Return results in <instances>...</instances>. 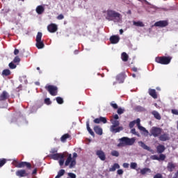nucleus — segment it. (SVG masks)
<instances>
[{
    "label": "nucleus",
    "instance_id": "f257e3e1",
    "mask_svg": "<svg viewBox=\"0 0 178 178\" xmlns=\"http://www.w3.org/2000/svg\"><path fill=\"white\" fill-rule=\"evenodd\" d=\"M140 122L141 120H140V118H137L136 120L129 122V129H133L134 126L136 124L138 129L140 131H143V134L145 136V137H147L148 134H149V132L148 131V130L145 129V127L141 126Z\"/></svg>",
    "mask_w": 178,
    "mask_h": 178
},
{
    "label": "nucleus",
    "instance_id": "f03ea898",
    "mask_svg": "<svg viewBox=\"0 0 178 178\" xmlns=\"http://www.w3.org/2000/svg\"><path fill=\"white\" fill-rule=\"evenodd\" d=\"M106 19L109 22L112 20H116V22H120L122 20V15L120 13L113 10H108L106 11Z\"/></svg>",
    "mask_w": 178,
    "mask_h": 178
},
{
    "label": "nucleus",
    "instance_id": "7ed1b4c3",
    "mask_svg": "<svg viewBox=\"0 0 178 178\" xmlns=\"http://www.w3.org/2000/svg\"><path fill=\"white\" fill-rule=\"evenodd\" d=\"M76 158H77V153L76 152L73 153V157H72V154H68L65 162V166H69L70 169H74L76 164Z\"/></svg>",
    "mask_w": 178,
    "mask_h": 178
},
{
    "label": "nucleus",
    "instance_id": "20e7f679",
    "mask_svg": "<svg viewBox=\"0 0 178 178\" xmlns=\"http://www.w3.org/2000/svg\"><path fill=\"white\" fill-rule=\"evenodd\" d=\"M120 143L118 144V147H126V145H133L136 143V138L122 137L119 139Z\"/></svg>",
    "mask_w": 178,
    "mask_h": 178
},
{
    "label": "nucleus",
    "instance_id": "39448f33",
    "mask_svg": "<svg viewBox=\"0 0 178 178\" xmlns=\"http://www.w3.org/2000/svg\"><path fill=\"white\" fill-rule=\"evenodd\" d=\"M111 122L113 124L110 127V131H111V133L116 134V133H120V131H123V127H119V124H120L119 120H114Z\"/></svg>",
    "mask_w": 178,
    "mask_h": 178
},
{
    "label": "nucleus",
    "instance_id": "423d86ee",
    "mask_svg": "<svg viewBox=\"0 0 178 178\" xmlns=\"http://www.w3.org/2000/svg\"><path fill=\"white\" fill-rule=\"evenodd\" d=\"M49 158L51 159H54V161H58L60 166H63V164L65 163V154L63 153H56L55 154H49Z\"/></svg>",
    "mask_w": 178,
    "mask_h": 178
},
{
    "label": "nucleus",
    "instance_id": "0eeeda50",
    "mask_svg": "<svg viewBox=\"0 0 178 178\" xmlns=\"http://www.w3.org/2000/svg\"><path fill=\"white\" fill-rule=\"evenodd\" d=\"M13 165H14L15 168H26V169H29V170L31 169V163L27 161H21L19 163L17 160H14L13 161Z\"/></svg>",
    "mask_w": 178,
    "mask_h": 178
},
{
    "label": "nucleus",
    "instance_id": "6e6552de",
    "mask_svg": "<svg viewBox=\"0 0 178 178\" xmlns=\"http://www.w3.org/2000/svg\"><path fill=\"white\" fill-rule=\"evenodd\" d=\"M155 61L156 63H160V65H169L172 61L171 56H159L156 57Z\"/></svg>",
    "mask_w": 178,
    "mask_h": 178
},
{
    "label": "nucleus",
    "instance_id": "1a4fd4ad",
    "mask_svg": "<svg viewBox=\"0 0 178 178\" xmlns=\"http://www.w3.org/2000/svg\"><path fill=\"white\" fill-rule=\"evenodd\" d=\"M162 133H163V129L158 127H153L150 129V136H153V137H159Z\"/></svg>",
    "mask_w": 178,
    "mask_h": 178
},
{
    "label": "nucleus",
    "instance_id": "9d476101",
    "mask_svg": "<svg viewBox=\"0 0 178 178\" xmlns=\"http://www.w3.org/2000/svg\"><path fill=\"white\" fill-rule=\"evenodd\" d=\"M44 88L49 92L50 95H52V97L58 95V87L52 85H47Z\"/></svg>",
    "mask_w": 178,
    "mask_h": 178
},
{
    "label": "nucleus",
    "instance_id": "9b49d317",
    "mask_svg": "<svg viewBox=\"0 0 178 178\" xmlns=\"http://www.w3.org/2000/svg\"><path fill=\"white\" fill-rule=\"evenodd\" d=\"M15 175L17 176V177H27L30 175V172H29L27 170L21 169L17 170Z\"/></svg>",
    "mask_w": 178,
    "mask_h": 178
},
{
    "label": "nucleus",
    "instance_id": "f8f14e48",
    "mask_svg": "<svg viewBox=\"0 0 178 178\" xmlns=\"http://www.w3.org/2000/svg\"><path fill=\"white\" fill-rule=\"evenodd\" d=\"M95 154H96L97 156L99 157L100 161H106V154L102 149L96 150Z\"/></svg>",
    "mask_w": 178,
    "mask_h": 178
},
{
    "label": "nucleus",
    "instance_id": "ddd939ff",
    "mask_svg": "<svg viewBox=\"0 0 178 178\" xmlns=\"http://www.w3.org/2000/svg\"><path fill=\"white\" fill-rule=\"evenodd\" d=\"M47 30L49 33H56L58 31V25L56 24H50L47 26Z\"/></svg>",
    "mask_w": 178,
    "mask_h": 178
},
{
    "label": "nucleus",
    "instance_id": "4468645a",
    "mask_svg": "<svg viewBox=\"0 0 178 178\" xmlns=\"http://www.w3.org/2000/svg\"><path fill=\"white\" fill-rule=\"evenodd\" d=\"M159 140L160 141H169V140H170V136L168 133H163L159 136Z\"/></svg>",
    "mask_w": 178,
    "mask_h": 178
},
{
    "label": "nucleus",
    "instance_id": "2eb2a0df",
    "mask_svg": "<svg viewBox=\"0 0 178 178\" xmlns=\"http://www.w3.org/2000/svg\"><path fill=\"white\" fill-rule=\"evenodd\" d=\"M93 130H94L95 133H96V134H97V136H102V134H104V130L99 125H95L93 127Z\"/></svg>",
    "mask_w": 178,
    "mask_h": 178
},
{
    "label": "nucleus",
    "instance_id": "dca6fc26",
    "mask_svg": "<svg viewBox=\"0 0 178 178\" xmlns=\"http://www.w3.org/2000/svg\"><path fill=\"white\" fill-rule=\"evenodd\" d=\"M10 95L6 90H3L0 95V101H6L9 98Z\"/></svg>",
    "mask_w": 178,
    "mask_h": 178
},
{
    "label": "nucleus",
    "instance_id": "f3484780",
    "mask_svg": "<svg viewBox=\"0 0 178 178\" xmlns=\"http://www.w3.org/2000/svg\"><path fill=\"white\" fill-rule=\"evenodd\" d=\"M154 26L156 27H166L168 26V21H159L155 22Z\"/></svg>",
    "mask_w": 178,
    "mask_h": 178
},
{
    "label": "nucleus",
    "instance_id": "a211bd4d",
    "mask_svg": "<svg viewBox=\"0 0 178 178\" xmlns=\"http://www.w3.org/2000/svg\"><path fill=\"white\" fill-rule=\"evenodd\" d=\"M120 40V38L118 35H112L110 38V42L111 44H118L119 41Z\"/></svg>",
    "mask_w": 178,
    "mask_h": 178
},
{
    "label": "nucleus",
    "instance_id": "6ab92c4d",
    "mask_svg": "<svg viewBox=\"0 0 178 178\" xmlns=\"http://www.w3.org/2000/svg\"><path fill=\"white\" fill-rule=\"evenodd\" d=\"M149 95L150 97H152L154 99H156L158 98V95L156 94V90L155 89H149Z\"/></svg>",
    "mask_w": 178,
    "mask_h": 178
},
{
    "label": "nucleus",
    "instance_id": "aec40b11",
    "mask_svg": "<svg viewBox=\"0 0 178 178\" xmlns=\"http://www.w3.org/2000/svg\"><path fill=\"white\" fill-rule=\"evenodd\" d=\"M86 128H87V130H88L89 134H90V136H92V137H95V134L94 133L92 129H91V127H90V121L89 120H88L86 122Z\"/></svg>",
    "mask_w": 178,
    "mask_h": 178
},
{
    "label": "nucleus",
    "instance_id": "412c9836",
    "mask_svg": "<svg viewBox=\"0 0 178 178\" xmlns=\"http://www.w3.org/2000/svg\"><path fill=\"white\" fill-rule=\"evenodd\" d=\"M165 149H166V147H165V145H159L156 147V151H157L158 154H162V153L165 152Z\"/></svg>",
    "mask_w": 178,
    "mask_h": 178
},
{
    "label": "nucleus",
    "instance_id": "4be33fe9",
    "mask_svg": "<svg viewBox=\"0 0 178 178\" xmlns=\"http://www.w3.org/2000/svg\"><path fill=\"white\" fill-rule=\"evenodd\" d=\"M138 145L141 147V148H143V149H146V151H151V148L147 146V145H145V143H144V142L143 141H139Z\"/></svg>",
    "mask_w": 178,
    "mask_h": 178
},
{
    "label": "nucleus",
    "instance_id": "5701e85b",
    "mask_svg": "<svg viewBox=\"0 0 178 178\" xmlns=\"http://www.w3.org/2000/svg\"><path fill=\"white\" fill-rule=\"evenodd\" d=\"M45 10V8H44V6H38L36 8V13L38 15H42Z\"/></svg>",
    "mask_w": 178,
    "mask_h": 178
},
{
    "label": "nucleus",
    "instance_id": "b1692460",
    "mask_svg": "<svg viewBox=\"0 0 178 178\" xmlns=\"http://www.w3.org/2000/svg\"><path fill=\"white\" fill-rule=\"evenodd\" d=\"M35 46L38 49H42V48L45 47V44H44V42H42V40H38L36 41Z\"/></svg>",
    "mask_w": 178,
    "mask_h": 178
},
{
    "label": "nucleus",
    "instance_id": "393cba45",
    "mask_svg": "<svg viewBox=\"0 0 178 178\" xmlns=\"http://www.w3.org/2000/svg\"><path fill=\"white\" fill-rule=\"evenodd\" d=\"M176 168V165L173 162H170L168 164L167 169L169 172H173V170Z\"/></svg>",
    "mask_w": 178,
    "mask_h": 178
},
{
    "label": "nucleus",
    "instance_id": "a878e982",
    "mask_svg": "<svg viewBox=\"0 0 178 178\" xmlns=\"http://www.w3.org/2000/svg\"><path fill=\"white\" fill-rule=\"evenodd\" d=\"M120 165L118 163H115L111 166V168H109L108 171L115 172L116 169H120Z\"/></svg>",
    "mask_w": 178,
    "mask_h": 178
},
{
    "label": "nucleus",
    "instance_id": "bb28decb",
    "mask_svg": "<svg viewBox=\"0 0 178 178\" xmlns=\"http://www.w3.org/2000/svg\"><path fill=\"white\" fill-rule=\"evenodd\" d=\"M152 115H153V116L155 118V119H156L157 120H161V119H162V117H161V114H159V113L156 111H153L152 112Z\"/></svg>",
    "mask_w": 178,
    "mask_h": 178
},
{
    "label": "nucleus",
    "instance_id": "cd10ccee",
    "mask_svg": "<svg viewBox=\"0 0 178 178\" xmlns=\"http://www.w3.org/2000/svg\"><path fill=\"white\" fill-rule=\"evenodd\" d=\"M121 59L123 62H127L129 60V55L126 52H122L121 54Z\"/></svg>",
    "mask_w": 178,
    "mask_h": 178
},
{
    "label": "nucleus",
    "instance_id": "c85d7f7f",
    "mask_svg": "<svg viewBox=\"0 0 178 178\" xmlns=\"http://www.w3.org/2000/svg\"><path fill=\"white\" fill-rule=\"evenodd\" d=\"M116 80L117 81H119V83H123V80H124V75H123V74L117 75Z\"/></svg>",
    "mask_w": 178,
    "mask_h": 178
},
{
    "label": "nucleus",
    "instance_id": "c756f323",
    "mask_svg": "<svg viewBox=\"0 0 178 178\" xmlns=\"http://www.w3.org/2000/svg\"><path fill=\"white\" fill-rule=\"evenodd\" d=\"M140 173L142 174L143 175H146V173H151V169L148 168L140 169Z\"/></svg>",
    "mask_w": 178,
    "mask_h": 178
},
{
    "label": "nucleus",
    "instance_id": "7c9ffc66",
    "mask_svg": "<svg viewBox=\"0 0 178 178\" xmlns=\"http://www.w3.org/2000/svg\"><path fill=\"white\" fill-rule=\"evenodd\" d=\"M67 138H70V135L69 134H65L63 135L60 138V141H62V143H65Z\"/></svg>",
    "mask_w": 178,
    "mask_h": 178
},
{
    "label": "nucleus",
    "instance_id": "2f4dec72",
    "mask_svg": "<svg viewBox=\"0 0 178 178\" xmlns=\"http://www.w3.org/2000/svg\"><path fill=\"white\" fill-rule=\"evenodd\" d=\"M134 26H136V27H144V23H143V22L139 21V22H136L134 21Z\"/></svg>",
    "mask_w": 178,
    "mask_h": 178
},
{
    "label": "nucleus",
    "instance_id": "473e14b6",
    "mask_svg": "<svg viewBox=\"0 0 178 178\" xmlns=\"http://www.w3.org/2000/svg\"><path fill=\"white\" fill-rule=\"evenodd\" d=\"M65 173V170L61 169L59 170V172H58V175L55 177V178H60L62 177V176H63Z\"/></svg>",
    "mask_w": 178,
    "mask_h": 178
},
{
    "label": "nucleus",
    "instance_id": "72a5a7b5",
    "mask_svg": "<svg viewBox=\"0 0 178 178\" xmlns=\"http://www.w3.org/2000/svg\"><path fill=\"white\" fill-rule=\"evenodd\" d=\"M2 76H10V70L9 69H6L3 70Z\"/></svg>",
    "mask_w": 178,
    "mask_h": 178
},
{
    "label": "nucleus",
    "instance_id": "f704fd0d",
    "mask_svg": "<svg viewBox=\"0 0 178 178\" xmlns=\"http://www.w3.org/2000/svg\"><path fill=\"white\" fill-rule=\"evenodd\" d=\"M56 101L60 105H62V104H63V98H62L60 97H56Z\"/></svg>",
    "mask_w": 178,
    "mask_h": 178
},
{
    "label": "nucleus",
    "instance_id": "c9c22d12",
    "mask_svg": "<svg viewBox=\"0 0 178 178\" xmlns=\"http://www.w3.org/2000/svg\"><path fill=\"white\" fill-rule=\"evenodd\" d=\"M42 38V33L38 32L36 35V41H41Z\"/></svg>",
    "mask_w": 178,
    "mask_h": 178
},
{
    "label": "nucleus",
    "instance_id": "e433bc0d",
    "mask_svg": "<svg viewBox=\"0 0 178 178\" xmlns=\"http://www.w3.org/2000/svg\"><path fill=\"white\" fill-rule=\"evenodd\" d=\"M99 119L100 123H104L105 124V123L108 122V120L105 117H99Z\"/></svg>",
    "mask_w": 178,
    "mask_h": 178
},
{
    "label": "nucleus",
    "instance_id": "4c0bfd02",
    "mask_svg": "<svg viewBox=\"0 0 178 178\" xmlns=\"http://www.w3.org/2000/svg\"><path fill=\"white\" fill-rule=\"evenodd\" d=\"M160 154H161L159 155V161H165V159H166V156L162 153Z\"/></svg>",
    "mask_w": 178,
    "mask_h": 178
},
{
    "label": "nucleus",
    "instance_id": "58836bf2",
    "mask_svg": "<svg viewBox=\"0 0 178 178\" xmlns=\"http://www.w3.org/2000/svg\"><path fill=\"white\" fill-rule=\"evenodd\" d=\"M5 163H6V159H0V168H2Z\"/></svg>",
    "mask_w": 178,
    "mask_h": 178
},
{
    "label": "nucleus",
    "instance_id": "ea45409f",
    "mask_svg": "<svg viewBox=\"0 0 178 178\" xmlns=\"http://www.w3.org/2000/svg\"><path fill=\"white\" fill-rule=\"evenodd\" d=\"M67 178H76L77 177V176L76 175V174L73 173V172H68L67 173Z\"/></svg>",
    "mask_w": 178,
    "mask_h": 178
},
{
    "label": "nucleus",
    "instance_id": "a19ab883",
    "mask_svg": "<svg viewBox=\"0 0 178 178\" xmlns=\"http://www.w3.org/2000/svg\"><path fill=\"white\" fill-rule=\"evenodd\" d=\"M131 133L132 134H134L135 136H137L138 137H140V134L137 131H136V129L135 128H133L131 130Z\"/></svg>",
    "mask_w": 178,
    "mask_h": 178
},
{
    "label": "nucleus",
    "instance_id": "79ce46f5",
    "mask_svg": "<svg viewBox=\"0 0 178 178\" xmlns=\"http://www.w3.org/2000/svg\"><path fill=\"white\" fill-rule=\"evenodd\" d=\"M111 155H112V156H116V157H118V156H119V152H118V151H116V150H113L112 152H111Z\"/></svg>",
    "mask_w": 178,
    "mask_h": 178
},
{
    "label": "nucleus",
    "instance_id": "37998d69",
    "mask_svg": "<svg viewBox=\"0 0 178 178\" xmlns=\"http://www.w3.org/2000/svg\"><path fill=\"white\" fill-rule=\"evenodd\" d=\"M55 154H58V149L53 148L50 151V155H54Z\"/></svg>",
    "mask_w": 178,
    "mask_h": 178
},
{
    "label": "nucleus",
    "instance_id": "c03bdc74",
    "mask_svg": "<svg viewBox=\"0 0 178 178\" xmlns=\"http://www.w3.org/2000/svg\"><path fill=\"white\" fill-rule=\"evenodd\" d=\"M44 104H46V105H51V104H52V102H51V99L46 98L44 99Z\"/></svg>",
    "mask_w": 178,
    "mask_h": 178
},
{
    "label": "nucleus",
    "instance_id": "a18cd8bd",
    "mask_svg": "<svg viewBox=\"0 0 178 178\" xmlns=\"http://www.w3.org/2000/svg\"><path fill=\"white\" fill-rule=\"evenodd\" d=\"M131 169H136L137 168V163L132 162L130 165Z\"/></svg>",
    "mask_w": 178,
    "mask_h": 178
},
{
    "label": "nucleus",
    "instance_id": "49530a36",
    "mask_svg": "<svg viewBox=\"0 0 178 178\" xmlns=\"http://www.w3.org/2000/svg\"><path fill=\"white\" fill-rule=\"evenodd\" d=\"M8 66L10 67V69H16L17 66L16 65H15V63H13V62H11L8 64Z\"/></svg>",
    "mask_w": 178,
    "mask_h": 178
},
{
    "label": "nucleus",
    "instance_id": "de8ad7c7",
    "mask_svg": "<svg viewBox=\"0 0 178 178\" xmlns=\"http://www.w3.org/2000/svg\"><path fill=\"white\" fill-rule=\"evenodd\" d=\"M13 62L14 63H19L20 62V58L19 57V56L15 57V58L13 59Z\"/></svg>",
    "mask_w": 178,
    "mask_h": 178
},
{
    "label": "nucleus",
    "instance_id": "09e8293b",
    "mask_svg": "<svg viewBox=\"0 0 178 178\" xmlns=\"http://www.w3.org/2000/svg\"><path fill=\"white\" fill-rule=\"evenodd\" d=\"M117 113L118 115H122V113H124V109H122V108H119L117 111Z\"/></svg>",
    "mask_w": 178,
    "mask_h": 178
},
{
    "label": "nucleus",
    "instance_id": "8fccbe9b",
    "mask_svg": "<svg viewBox=\"0 0 178 178\" xmlns=\"http://www.w3.org/2000/svg\"><path fill=\"white\" fill-rule=\"evenodd\" d=\"M154 178H163V177L162 176V174L157 173L154 176Z\"/></svg>",
    "mask_w": 178,
    "mask_h": 178
},
{
    "label": "nucleus",
    "instance_id": "3c124183",
    "mask_svg": "<svg viewBox=\"0 0 178 178\" xmlns=\"http://www.w3.org/2000/svg\"><path fill=\"white\" fill-rule=\"evenodd\" d=\"M63 19H65V16H63L62 14H60V15L57 17V19H58V20H63Z\"/></svg>",
    "mask_w": 178,
    "mask_h": 178
},
{
    "label": "nucleus",
    "instance_id": "603ef678",
    "mask_svg": "<svg viewBox=\"0 0 178 178\" xmlns=\"http://www.w3.org/2000/svg\"><path fill=\"white\" fill-rule=\"evenodd\" d=\"M171 112L173 115H178V111L177 109H172L171 110Z\"/></svg>",
    "mask_w": 178,
    "mask_h": 178
},
{
    "label": "nucleus",
    "instance_id": "864d4df0",
    "mask_svg": "<svg viewBox=\"0 0 178 178\" xmlns=\"http://www.w3.org/2000/svg\"><path fill=\"white\" fill-rule=\"evenodd\" d=\"M111 106L114 108V109H118V104L115 103H111Z\"/></svg>",
    "mask_w": 178,
    "mask_h": 178
},
{
    "label": "nucleus",
    "instance_id": "5fc2aeb1",
    "mask_svg": "<svg viewBox=\"0 0 178 178\" xmlns=\"http://www.w3.org/2000/svg\"><path fill=\"white\" fill-rule=\"evenodd\" d=\"M93 122L96 124H99L100 121H99V118H95Z\"/></svg>",
    "mask_w": 178,
    "mask_h": 178
},
{
    "label": "nucleus",
    "instance_id": "6e6d98bb",
    "mask_svg": "<svg viewBox=\"0 0 178 178\" xmlns=\"http://www.w3.org/2000/svg\"><path fill=\"white\" fill-rule=\"evenodd\" d=\"M152 158L154 161H159V157L156 155L152 156Z\"/></svg>",
    "mask_w": 178,
    "mask_h": 178
},
{
    "label": "nucleus",
    "instance_id": "4d7b16f0",
    "mask_svg": "<svg viewBox=\"0 0 178 178\" xmlns=\"http://www.w3.org/2000/svg\"><path fill=\"white\" fill-rule=\"evenodd\" d=\"M118 175H123V170L120 169L117 171Z\"/></svg>",
    "mask_w": 178,
    "mask_h": 178
},
{
    "label": "nucleus",
    "instance_id": "13d9d810",
    "mask_svg": "<svg viewBox=\"0 0 178 178\" xmlns=\"http://www.w3.org/2000/svg\"><path fill=\"white\" fill-rule=\"evenodd\" d=\"M123 168H129V163H124L122 165Z\"/></svg>",
    "mask_w": 178,
    "mask_h": 178
},
{
    "label": "nucleus",
    "instance_id": "bf43d9fd",
    "mask_svg": "<svg viewBox=\"0 0 178 178\" xmlns=\"http://www.w3.org/2000/svg\"><path fill=\"white\" fill-rule=\"evenodd\" d=\"M14 55H19V49H15L14 50Z\"/></svg>",
    "mask_w": 178,
    "mask_h": 178
},
{
    "label": "nucleus",
    "instance_id": "052dcab7",
    "mask_svg": "<svg viewBox=\"0 0 178 178\" xmlns=\"http://www.w3.org/2000/svg\"><path fill=\"white\" fill-rule=\"evenodd\" d=\"M32 175H37V168H35L32 172Z\"/></svg>",
    "mask_w": 178,
    "mask_h": 178
},
{
    "label": "nucleus",
    "instance_id": "680f3d73",
    "mask_svg": "<svg viewBox=\"0 0 178 178\" xmlns=\"http://www.w3.org/2000/svg\"><path fill=\"white\" fill-rule=\"evenodd\" d=\"M114 119H115V120H118V119H119V115H118V114H115L114 115Z\"/></svg>",
    "mask_w": 178,
    "mask_h": 178
},
{
    "label": "nucleus",
    "instance_id": "e2e57ef3",
    "mask_svg": "<svg viewBox=\"0 0 178 178\" xmlns=\"http://www.w3.org/2000/svg\"><path fill=\"white\" fill-rule=\"evenodd\" d=\"M132 70H133V72H137V71H138V69H137V67H134L132 68Z\"/></svg>",
    "mask_w": 178,
    "mask_h": 178
},
{
    "label": "nucleus",
    "instance_id": "0e129e2a",
    "mask_svg": "<svg viewBox=\"0 0 178 178\" xmlns=\"http://www.w3.org/2000/svg\"><path fill=\"white\" fill-rule=\"evenodd\" d=\"M74 54L75 55H77V54H79V50H75V51H74Z\"/></svg>",
    "mask_w": 178,
    "mask_h": 178
},
{
    "label": "nucleus",
    "instance_id": "69168bd1",
    "mask_svg": "<svg viewBox=\"0 0 178 178\" xmlns=\"http://www.w3.org/2000/svg\"><path fill=\"white\" fill-rule=\"evenodd\" d=\"M120 34H121V35L123 34V29L120 30Z\"/></svg>",
    "mask_w": 178,
    "mask_h": 178
},
{
    "label": "nucleus",
    "instance_id": "338daca9",
    "mask_svg": "<svg viewBox=\"0 0 178 178\" xmlns=\"http://www.w3.org/2000/svg\"><path fill=\"white\" fill-rule=\"evenodd\" d=\"M17 15L19 16L20 17H22V13H19L17 14Z\"/></svg>",
    "mask_w": 178,
    "mask_h": 178
},
{
    "label": "nucleus",
    "instance_id": "774afa93",
    "mask_svg": "<svg viewBox=\"0 0 178 178\" xmlns=\"http://www.w3.org/2000/svg\"><path fill=\"white\" fill-rule=\"evenodd\" d=\"M132 77H136V74H133Z\"/></svg>",
    "mask_w": 178,
    "mask_h": 178
}]
</instances>
